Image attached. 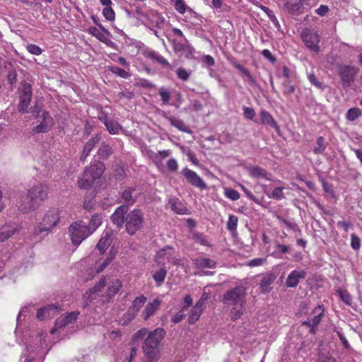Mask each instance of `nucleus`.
<instances>
[{"mask_svg": "<svg viewBox=\"0 0 362 362\" xmlns=\"http://www.w3.org/2000/svg\"><path fill=\"white\" fill-rule=\"evenodd\" d=\"M317 146L313 149V152L315 154H321L326 148V144L325 139L322 136H320L317 139Z\"/></svg>", "mask_w": 362, "mask_h": 362, "instance_id": "c03bdc74", "label": "nucleus"}, {"mask_svg": "<svg viewBox=\"0 0 362 362\" xmlns=\"http://www.w3.org/2000/svg\"><path fill=\"white\" fill-rule=\"evenodd\" d=\"M243 115L246 119H250V120L253 119L256 113H255V110L252 107L244 106L243 107Z\"/></svg>", "mask_w": 362, "mask_h": 362, "instance_id": "864d4df0", "label": "nucleus"}, {"mask_svg": "<svg viewBox=\"0 0 362 362\" xmlns=\"http://www.w3.org/2000/svg\"><path fill=\"white\" fill-rule=\"evenodd\" d=\"M160 305V301L158 299H155L152 302L147 303L145 309L143 311V317L147 320L149 317L153 315L157 310H158Z\"/></svg>", "mask_w": 362, "mask_h": 362, "instance_id": "412c9836", "label": "nucleus"}, {"mask_svg": "<svg viewBox=\"0 0 362 362\" xmlns=\"http://www.w3.org/2000/svg\"><path fill=\"white\" fill-rule=\"evenodd\" d=\"M238 218L236 216L230 215L227 222V229L231 232L237 229Z\"/></svg>", "mask_w": 362, "mask_h": 362, "instance_id": "a18cd8bd", "label": "nucleus"}, {"mask_svg": "<svg viewBox=\"0 0 362 362\" xmlns=\"http://www.w3.org/2000/svg\"><path fill=\"white\" fill-rule=\"evenodd\" d=\"M100 29L96 27H90L88 32L93 36L95 37L99 41L110 46L113 42L108 38L110 33L105 29L101 24H98Z\"/></svg>", "mask_w": 362, "mask_h": 362, "instance_id": "ddd939ff", "label": "nucleus"}, {"mask_svg": "<svg viewBox=\"0 0 362 362\" xmlns=\"http://www.w3.org/2000/svg\"><path fill=\"white\" fill-rule=\"evenodd\" d=\"M59 221V214L58 211L56 209L49 210L45 214L42 221L34 227L30 233L37 240H42L57 226Z\"/></svg>", "mask_w": 362, "mask_h": 362, "instance_id": "7ed1b4c3", "label": "nucleus"}, {"mask_svg": "<svg viewBox=\"0 0 362 362\" xmlns=\"http://www.w3.org/2000/svg\"><path fill=\"white\" fill-rule=\"evenodd\" d=\"M283 189H284V187H279L274 188V190L272 191L271 195H269V197L276 199V200H281V199H284L285 197H284V194L283 192Z\"/></svg>", "mask_w": 362, "mask_h": 362, "instance_id": "8fccbe9b", "label": "nucleus"}, {"mask_svg": "<svg viewBox=\"0 0 362 362\" xmlns=\"http://www.w3.org/2000/svg\"><path fill=\"white\" fill-rule=\"evenodd\" d=\"M250 176L253 177H262L267 180H272V174L267 172L262 168L258 166H251L247 168Z\"/></svg>", "mask_w": 362, "mask_h": 362, "instance_id": "4be33fe9", "label": "nucleus"}, {"mask_svg": "<svg viewBox=\"0 0 362 362\" xmlns=\"http://www.w3.org/2000/svg\"><path fill=\"white\" fill-rule=\"evenodd\" d=\"M194 264L199 269L215 268L216 263L214 260L208 258H197L194 259Z\"/></svg>", "mask_w": 362, "mask_h": 362, "instance_id": "c756f323", "label": "nucleus"}, {"mask_svg": "<svg viewBox=\"0 0 362 362\" xmlns=\"http://www.w3.org/2000/svg\"><path fill=\"white\" fill-rule=\"evenodd\" d=\"M261 8L264 12H265L267 14L268 17L269 18L271 21L274 23V26L277 29H279L280 24H279L276 17L275 16L274 12L272 10H270L269 8H267L264 6H261Z\"/></svg>", "mask_w": 362, "mask_h": 362, "instance_id": "79ce46f5", "label": "nucleus"}, {"mask_svg": "<svg viewBox=\"0 0 362 362\" xmlns=\"http://www.w3.org/2000/svg\"><path fill=\"white\" fill-rule=\"evenodd\" d=\"M148 332V331L146 328H142L138 330L132 337L133 341H136L143 339L146 336Z\"/></svg>", "mask_w": 362, "mask_h": 362, "instance_id": "5fc2aeb1", "label": "nucleus"}, {"mask_svg": "<svg viewBox=\"0 0 362 362\" xmlns=\"http://www.w3.org/2000/svg\"><path fill=\"white\" fill-rule=\"evenodd\" d=\"M175 8L181 14L185 13L186 11V4L183 0H176Z\"/></svg>", "mask_w": 362, "mask_h": 362, "instance_id": "bf43d9fd", "label": "nucleus"}, {"mask_svg": "<svg viewBox=\"0 0 362 362\" xmlns=\"http://www.w3.org/2000/svg\"><path fill=\"white\" fill-rule=\"evenodd\" d=\"M361 110L358 107H352L349 109L346 115V117L349 121H354L361 115Z\"/></svg>", "mask_w": 362, "mask_h": 362, "instance_id": "ea45409f", "label": "nucleus"}, {"mask_svg": "<svg viewBox=\"0 0 362 362\" xmlns=\"http://www.w3.org/2000/svg\"><path fill=\"white\" fill-rule=\"evenodd\" d=\"M224 194L227 198L233 201H236L240 198L239 192L231 188H226L225 189Z\"/></svg>", "mask_w": 362, "mask_h": 362, "instance_id": "de8ad7c7", "label": "nucleus"}, {"mask_svg": "<svg viewBox=\"0 0 362 362\" xmlns=\"http://www.w3.org/2000/svg\"><path fill=\"white\" fill-rule=\"evenodd\" d=\"M317 362H337V361L329 354H320Z\"/></svg>", "mask_w": 362, "mask_h": 362, "instance_id": "e2e57ef3", "label": "nucleus"}, {"mask_svg": "<svg viewBox=\"0 0 362 362\" xmlns=\"http://www.w3.org/2000/svg\"><path fill=\"white\" fill-rule=\"evenodd\" d=\"M169 205L170 209L178 214H187V209L184 206L182 202L176 197L170 198L169 200Z\"/></svg>", "mask_w": 362, "mask_h": 362, "instance_id": "393cba45", "label": "nucleus"}, {"mask_svg": "<svg viewBox=\"0 0 362 362\" xmlns=\"http://www.w3.org/2000/svg\"><path fill=\"white\" fill-rule=\"evenodd\" d=\"M137 195L134 188L128 187L122 192L121 197L127 205H132L136 202Z\"/></svg>", "mask_w": 362, "mask_h": 362, "instance_id": "b1692460", "label": "nucleus"}, {"mask_svg": "<svg viewBox=\"0 0 362 362\" xmlns=\"http://www.w3.org/2000/svg\"><path fill=\"white\" fill-rule=\"evenodd\" d=\"M103 14L108 21H113L115 19V12L110 6H107L103 9Z\"/></svg>", "mask_w": 362, "mask_h": 362, "instance_id": "13d9d810", "label": "nucleus"}, {"mask_svg": "<svg viewBox=\"0 0 362 362\" xmlns=\"http://www.w3.org/2000/svg\"><path fill=\"white\" fill-rule=\"evenodd\" d=\"M260 124H267L274 129L276 132L280 131L279 127L273 116L266 110L261 109L259 111Z\"/></svg>", "mask_w": 362, "mask_h": 362, "instance_id": "f3484780", "label": "nucleus"}, {"mask_svg": "<svg viewBox=\"0 0 362 362\" xmlns=\"http://www.w3.org/2000/svg\"><path fill=\"white\" fill-rule=\"evenodd\" d=\"M276 275L273 273H267L261 279L259 286L262 292L268 293L272 290L271 285L276 279Z\"/></svg>", "mask_w": 362, "mask_h": 362, "instance_id": "aec40b11", "label": "nucleus"}, {"mask_svg": "<svg viewBox=\"0 0 362 362\" xmlns=\"http://www.w3.org/2000/svg\"><path fill=\"white\" fill-rule=\"evenodd\" d=\"M233 66L237 69L243 76L245 77V80L247 82H249L251 84L255 83V80L254 79L253 76L251 75L250 72L248 71L247 69L242 66L241 64H238V62H233Z\"/></svg>", "mask_w": 362, "mask_h": 362, "instance_id": "473e14b6", "label": "nucleus"}, {"mask_svg": "<svg viewBox=\"0 0 362 362\" xmlns=\"http://www.w3.org/2000/svg\"><path fill=\"white\" fill-rule=\"evenodd\" d=\"M27 50L33 54L40 55L42 53V49L40 47L34 44L27 45Z\"/></svg>", "mask_w": 362, "mask_h": 362, "instance_id": "052dcab7", "label": "nucleus"}, {"mask_svg": "<svg viewBox=\"0 0 362 362\" xmlns=\"http://www.w3.org/2000/svg\"><path fill=\"white\" fill-rule=\"evenodd\" d=\"M301 38L305 45L313 52H320L319 42L320 37L318 33L313 29L305 28L301 33Z\"/></svg>", "mask_w": 362, "mask_h": 362, "instance_id": "6e6552de", "label": "nucleus"}, {"mask_svg": "<svg viewBox=\"0 0 362 362\" xmlns=\"http://www.w3.org/2000/svg\"><path fill=\"white\" fill-rule=\"evenodd\" d=\"M32 95L31 85L27 82L22 83L20 90L19 103L18 104V110L20 112L25 113L28 112Z\"/></svg>", "mask_w": 362, "mask_h": 362, "instance_id": "1a4fd4ad", "label": "nucleus"}, {"mask_svg": "<svg viewBox=\"0 0 362 362\" xmlns=\"http://www.w3.org/2000/svg\"><path fill=\"white\" fill-rule=\"evenodd\" d=\"M306 276V272L303 269L293 270L288 274L286 281V285L287 287L296 288L298 285L300 279H305Z\"/></svg>", "mask_w": 362, "mask_h": 362, "instance_id": "2eb2a0df", "label": "nucleus"}, {"mask_svg": "<svg viewBox=\"0 0 362 362\" xmlns=\"http://www.w3.org/2000/svg\"><path fill=\"white\" fill-rule=\"evenodd\" d=\"M176 73H177V77L180 79H181L184 81H187L189 80L190 73L188 72L185 69H184L182 67H180L177 69Z\"/></svg>", "mask_w": 362, "mask_h": 362, "instance_id": "3c124183", "label": "nucleus"}, {"mask_svg": "<svg viewBox=\"0 0 362 362\" xmlns=\"http://www.w3.org/2000/svg\"><path fill=\"white\" fill-rule=\"evenodd\" d=\"M277 219L289 229L295 230L297 227L295 223L289 221L281 216H277Z\"/></svg>", "mask_w": 362, "mask_h": 362, "instance_id": "680f3d73", "label": "nucleus"}, {"mask_svg": "<svg viewBox=\"0 0 362 362\" xmlns=\"http://www.w3.org/2000/svg\"><path fill=\"white\" fill-rule=\"evenodd\" d=\"M185 41L186 42V43H181V42H177L175 40L173 41V49L175 52H180L182 51H186L189 53L192 52L193 49L188 44V42L185 38Z\"/></svg>", "mask_w": 362, "mask_h": 362, "instance_id": "f704fd0d", "label": "nucleus"}, {"mask_svg": "<svg viewBox=\"0 0 362 362\" xmlns=\"http://www.w3.org/2000/svg\"><path fill=\"white\" fill-rule=\"evenodd\" d=\"M202 313V312H201L200 310H195V308L193 307L188 317L189 323L194 324L195 322H197L199 320Z\"/></svg>", "mask_w": 362, "mask_h": 362, "instance_id": "49530a36", "label": "nucleus"}, {"mask_svg": "<svg viewBox=\"0 0 362 362\" xmlns=\"http://www.w3.org/2000/svg\"><path fill=\"white\" fill-rule=\"evenodd\" d=\"M58 308L54 305H48L46 307L39 309L37 312V318L40 320H43L47 317L54 315Z\"/></svg>", "mask_w": 362, "mask_h": 362, "instance_id": "5701e85b", "label": "nucleus"}, {"mask_svg": "<svg viewBox=\"0 0 362 362\" xmlns=\"http://www.w3.org/2000/svg\"><path fill=\"white\" fill-rule=\"evenodd\" d=\"M22 226L17 223H6L0 227V243L8 240L14 234L18 233Z\"/></svg>", "mask_w": 362, "mask_h": 362, "instance_id": "9b49d317", "label": "nucleus"}, {"mask_svg": "<svg viewBox=\"0 0 362 362\" xmlns=\"http://www.w3.org/2000/svg\"><path fill=\"white\" fill-rule=\"evenodd\" d=\"M246 288L243 286H235L227 291L223 296V303L227 305L246 301Z\"/></svg>", "mask_w": 362, "mask_h": 362, "instance_id": "0eeeda50", "label": "nucleus"}, {"mask_svg": "<svg viewBox=\"0 0 362 362\" xmlns=\"http://www.w3.org/2000/svg\"><path fill=\"white\" fill-rule=\"evenodd\" d=\"M324 315V309L322 308V306H317L316 308H315L311 314H310V316L311 317V325L313 326H317L320 322H321L322 320V318Z\"/></svg>", "mask_w": 362, "mask_h": 362, "instance_id": "cd10ccee", "label": "nucleus"}, {"mask_svg": "<svg viewBox=\"0 0 362 362\" xmlns=\"http://www.w3.org/2000/svg\"><path fill=\"white\" fill-rule=\"evenodd\" d=\"M80 313L78 311H73L66 313L64 316H61L55 321V327L61 328L66 326L67 325L74 323L78 318Z\"/></svg>", "mask_w": 362, "mask_h": 362, "instance_id": "dca6fc26", "label": "nucleus"}, {"mask_svg": "<svg viewBox=\"0 0 362 362\" xmlns=\"http://www.w3.org/2000/svg\"><path fill=\"white\" fill-rule=\"evenodd\" d=\"M122 286V281L118 279L109 276L101 278L90 289L87 291L83 296V307L86 308L96 298L98 293L106 288L101 296V300L106 303L115 296Z\"/></svg>", "mask_w": 362, "mask_h": 362, "instance_id": "f257e3e1", "label": "nucleus"}, {"mask_svg": "<svg viewBox=\"0 0 362 362\" xmlns=\"http://www.w3.org/2000/svg\"><path fill=\"white\" fill-rule=\"evenodd\" d=\"M42 121L48 124H54L53 119L50 116L49 112L47 111H43L41 115Z\"/></svg>", "mask_w": 362, "mask_h": 362, "instance_id": "338daca9", "label": "nucleus"}, {"mask_svg": "<svg viewBox=\"0 0 362 362\" xmlns=\"http://www.w3.org/2000/svg\"><path fill=\"white\" fill-rule=\"evenodd\" d=\"M69 232L72 243L76 246L91 234L88 225L83 221H77L70 225Z\"/></svg>", "mask_w": 362, "mask_h": 362, "instance_id": "423d86ee", "label": "nucleus"}, {"mask_svg": "<svg viewBox=\"0 0 362 362\" xmlns=\"http://www.w3.org/2000/svg\"><path fill=\"white\" fill-rule=\"evenodd\" d=\"M100 120L104 123L107 131L111 134H117L119 130L121 129V126L116 121L107 118L100 119Z\"/></svg>", "mask_w": 362, "mask_h": 362, "instance_id": "7c9ffc66", "label": "nucleus"}, {"mask_svg": "<svg viewBox=\"0 0 362 362\" xmlns=\"http://www.w3.org/2000/svg\"><path fill=\"white\" fill-rule=\"evenodd\" d=\"M245 305L246 301L229 305V306H231L230 317L233 320H236L242 317L246 309Z\"/></svg>", "mask_w": 362, "mask_h": 362, "instance_id": "6ab92c4d", "label": "nucleus"}, {"mask_svg": "<svg viewBox=\"0 0 362 362\" xmlns=\"http://www.w3.org/2000/svg\"><path fill=\"white\" fill-rule=\"evenodd\" d=\"M284 86V93L286 95H290L293 93L295 91V86L290 84L289 80H285L283 83Z\"/></svg>", "mask_w": 362, "mask_h": 362, "instance_id": "4d7b16f0", "label": "nucleus"}, {"mask_svg": "<svg viewBox=\"0 0 362 362\" xmlns=\"http://www.w3.org/2000/svg\"><path fill=\"white\" fill-rule=\"evenodd\" d=\"M47 185L39 184L21 192L17 201L18 210L23 214H28L37 209L47 198Z\"/></svg>", "mask_w": 362, "mask_h": 362, "instance_id": "f03ea898", "label": "nucleus"}, {"mask_svg": "<svg viewBox=\"0 0 362 362\" xmlns=\"http://www.w3.org/2000/svg\"><path fill=\"white\" fill-rule=\"evenodd\" d=\"M146 300L147 298L144 296L136 297L134 299L132 303V308L129 310V312H132V318H134L136 317L141 308L146 303Z\"/></svg>", "mask_w": 362, "mask_h": 362, "instance_id": "a878e982", "label": "nucleus"}, {"mask_svg": "<svg viewBox=\"0 0 362 362\" xmlns=\"http://www.w3.org/2000/svg\"><path fill=\"white\" fill-rule=\"evenodd\" d=\"M105 167L101 162H94L86 168L81 178L78 181V187L81 189H89L95 180L100 178L104 173Z\"/></svg>", "mask_w": 362, "mask_h": 362, "instance_id": "20e7f679", "label": "nucleus"}, {"mask_svg": "<svg viewBox=\"0 0 362 362\" xmlns=\"http://www.w3.org/2000/svg\"><path fill=\"white\" fill-rule=\"evenodd\" d=\"M182 173L187 179V180L193 186L201 189H204L207 187V185L203 179L199 177L194 171L185 168L182 170Z\"/></svg>", "mask_w": 362, "mask_h": 362, "instance_id": "f8f14e48", "label": "nucleus"}, {"mask_svg": "<svg viewBox=\"0 0 362 362\" xmlns=\"http://www.w3.org/2000/svg\"><path fill=\"white\" fill-rule=\"evenodd\" d=\"M168 169L172 172H175L177 170L178 165L175 159L170 158L167 163Z\"/></svg>", "mask_w": 362, "mask_h": 362, "instance_id": "69168bd1", "label": "nucleus"}, {"mask_svg": "<svg viewBox=\"0 0 362 362\" xmlns=\"http://www.w3.org/2000/svg\"><path fill=\"white\" fill-rule=\"evenodd\" d=\"M147 57L157 63L170 68V65L168 62L160 54L155 51H150L147 53Z\"/></svg>", "mask_w": 362, "mask_h": 362, "instance_id": "72a5a7b5", "label": "nucleus"}, {"mask_svg": "<svg viewBox=\"0 0 362 362\" xmlns=\"http://www.w3.org/2000/svg\"><path fill=\"white\" fill-rule=\"evenodd\" d=\"M184 311L185 310H182L179 311L173 317L172 321L175 324L179 323L185 317V314Z\"/></svg>", "mask_w": 362, "mask_h": 362, "instance_id": "0e129e2a", "label": "nucleus"}, {"mask_svg": "<svg viewBox=\"0 0 362 362\" xmlns=\"http://www.w3.org/2000/svg\"><path fill=\"white\" fill-rule=\"evenodd\" d=\"M158 93L161 97V100L163 104L167 105L170 100V93L165 88L162 87L159 89Z\"/></svg>", "mask_w": 362, "mask_h": 362, "instance_id": "09e8293b", "label": "nucleus"}, {"mask_svg": "<svg viewBox=\"0 0 362 362\" xmlns=\"http://www.w3.org/2000/svg\"><path fill=\"white\" fill-rule=\"evenodd\" d=\"M167 119L170 122V124L181 132L188 134L192 133V130L185 124V123L179 119L173 117H168Z\"/></svg>", "mask_w": 362, "mask_h": 362, "instance_id": "c85d7f7f", "label": "nucleus"}, {"mask_svg": "<svg viewBox=\"0 0 362 362\" xmlns=\"http://www.w3.org/2000/svg\"><path fill=\"white\" fill-rule=\"evenodd\" d=\"M351 246L355 250H358L361 247V240L354 233L351 235Z\"/></svg>", "mask_w": 362, "mask_h": 362, "instance_id": "6e6d98bb", "label": "nucleus"}, {"mask_svg": "<svg viewBox=\"0 0 362 362\" xmlns=\"http://www.w3.org/2000/svg\"><path fill=\"white\" fill-rule=\"evenodd\" d=\"M144 214L141 209H134L125 216V230L129 235H134L144 226Z\"/></svg>", "mask_w": 362, "mask_h": 362, "instance_id": "39448f33", "label": "nucleus"}, {"mask_svg": "<svg viewBox=\"0 0 362 362\" xmlns=\"http://www.w3.org/2000/svg\"><path fill=\"white\" fill-rule=\"evenodd\" d=\"M52 126L53 124H48L47 122H44L42 121L38 125H37L34 128L33 131L35 133H46L51 129Z\"/></svg>", "mask_w": 362, "mask_h": 362, "instance_id": "37998d69", "label": "nucleus"}, {"mask_svg": "<svg viewBox=\"0 0 362 362\" xmlns=\"http://www.w3.org/2000/svg\"><path fill=\"white\" fill-rule=\"evenodd\" d=\"M128 207L126 205H121L116 209L110 218L112 222L118 228H122L125 223V216L127 214Z\"/></svg>", "mask_w": 362, "mask_h": 362, "instance_id": "4468645a", "label": "nucleus"}, {"mask_svg": "<svg viewBox=\"0 0 362 362\" xmlns=\"http://www.w3.org/2000/svg\"><path fill=\"white\" fill-rule=\"evenodd\" d=\"M166 275V269L165 268H160L153 274V279L158 286H160L164 282Z\"/></svg>", "mask_w": 362, "mask_h": 362, "instance_id": "58836bf2", "label": "nucleus"}, {"mask_svg": "<svg viewBox=\"0 0 362 362\" xmlns=\"http://www.w3.org/2000/svg\"><path fill=\"white\" fill-rule=\"evenodd\" d=\"M110 71L117 74V76L123 78H127V77L129 76V74L127 71H126L124 69H121L118 66H112L110 68Z\"/></svg>", "mask_w": 362, "mask_h": 362, "instance_id": "603ef678", "label": "nucleus"}, {"mask_svg": "<svg viewBox=\"0 0 362 362\" xmlns=\"http://www.w3.org/2000/svg\"><path fill=\"white\" fill-rule=\"evenodd\" d=\"M100 139L98 135H95L86 143L81 155L82 158L85 159L90 154L92 149L99 143Z\"/></svg>", "mask_w": 362, "mask_h": 362, "instance_id": "bb28decb", "label": "nucleus"}, {"mask_svg": "<svg viewBox=\"0 0 362 362\" xmlns=\"http://www.w3.org/2000/svg\"><path fill=\"white\" fill-rule=\"evenodd\" d=\"M110 234L105 233V234L99 240L98 244L96 245V248L100 251V253H103L110 246Z\"/></svg>", "mask_w": 362, "mask_h": 362, "instance_id": "2f4dec72", "label": "nucleus"}, {"mask_svg": "<svg viewBox=\"0 0 362 362\" xmlns=\"http://www.w3.org/2000/svg\"><path fill=\"white\" fill-rule=\"evenodd\" d=\"M308 78L310 83L315 86L317 88L321 90H324L325 89V84L322 82L320 81L313 73L308 74Z\"/></svg>", "mask_w": 362, "mask_h": 362, "instance_id": "a19ab883", "label": "nucleus"}, {"mask_svg": "<svg viewBox=\"0 0 362 362\" xmlns=\"http://www.w3.org/2000/svg\"><path fill=\"white\" fill-rule=\"evenodd\" d=\"M102 219L100 214H95L92 216L89 226H88L91 234L101 225Z\"/></svg>", "mask_w": 362, "mask_h": 362, "instance_id": "c9c22d12", "label": "nucleus"}, {"mask_svg": "<svg viewBox=\"0 0 362 362\" xmlns=\"http://www.w3.org/2000/svg\"><path fill=\"white\" fill-rule=\"evenodd\" d=\"M284 6L288 9L289 13L293 15H298L303 12V6L301 2L296 3H286Z\"/></svg>", "mask_w": 362, "mask_h": 362, "instance_id": "e433bc0d", "label": "nucleus"}, {"mask_svg": "<svg viewBox=\"0 0 362 362\" xmlns=\"http://www.w3.org/2000/svg\"><path fill=\"white\" fill-rule=\"evenodd\" d=\"M98 156L100 159H107L112 153V149L110 146L103 144L98 151Z\"/></svg>", "mask_w": 362, "mask_h": 362, "instance_id": "4c0bfd02", "label": "nucleus"}, {"mask_svg": "<svg viewBox=\"0 0 362 362\" xmlns=\"http://www.w3.org/2000/svg\"><path fill=\"white\" fill-rule=\"evenodd\" d=\"M173 249L169 246L160 250L156 256V261L158 264L164 265L168 262H171Z\"/></svg>", "mask_w": 362, "mask_h": 362, "instance_id": "a211bd4d", "label": "nucleus"}, {"mask_svg": "<svg viewBox=\"0 0 362 362\" xmlns=\"http://www.w3.org/2000/svg\"><path fill=\"white\" fill-rule=\"evenodd\" d=\"M358 71V69L354 66H341L339 69V74L343 86L345 87L349 86L351 83L354 81Z\"/></svg>", "mask_w": 362, "mask_h": 362, "instance_id": "9d476101", "label": "nucleus"}, {"mask_svg": "<svg viewBox=\"0 0 362 362\" xmlns=\"http://www.w3.org/2000/svg\"><path fill=\"white\" fill-rule=\"evenodd\" d=\"M264 258H255L248 262L247 265L250 267H258L265 262Z\"/></svg>", "mask_w": 362, "mask_h": 362, "instance_id": "774afa93", "label": "nucleus"}]
</instances>
